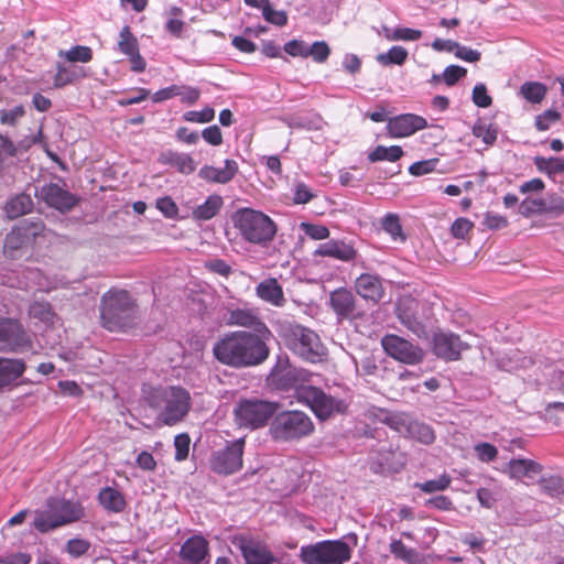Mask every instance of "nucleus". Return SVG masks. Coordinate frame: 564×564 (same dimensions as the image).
Wrapping results in <instances>:
<instances>
[{"instance_id":"f257e3e1","label":"nucleus","mask_w":564,"mask_h":564,"mask_svg":"<svg viewBox=\"0 0 564 564\" xmlns=\"http://www.w3.org/2000/svg\"><path fill=\"white\" fill-rule=\"evenodd\" d=\"M213 356L224 366L246 369L262 365L270 356V348L265 336L250 330H234L215 341Z\"/></svg>"},{"instance_id":"f03ea898","label":"nucleus","mask_w":564,"mask_h":564,"mask_svg":"<svg viewBox=\"0 0 564 564\" xmlns=\"http://www.w3.org/2000/svg\"><path fill=\"white\" fill-rule=\"evenodd\" d=\"M100 317L108 330H126L137 323L138 307L127 291L109 290L101 299Z\"/></svg>"},{"instance_id":"7ed1b4c3","label":"nucleus","mask_w":564,"mask_h":564,"mask_svg":"<svg viewBox=\"0 0 564 564\" xmlns=\"http://www.w3.org/2000/svg\"><path fill=\"white\" fill-rule=\"evenodd\" d=\"M151 408L158 411V421L174 425L182 421L191 408V395L181 387L152 389L147 397Z\"/></svg>"},{"instance_id":"20e7f679","label":"nucleus","mask_w":564,"mask_h":564,"mask_svg":"<svg viewBox=\"0 0 564 564\" xmlns=\"http://www.w3.org/2000/svg\"><path fill=\"white\" fill-rule=\"evenodd\" d=\"M85 517L82 503L63 498H50L44 508L34 511L33 527L41 533L79 521Z\"/></svg>"},{"instance_id":"39448f33","label":"nucleus","mask_w":564,"mask_h":564,"mask_svg":"<svg viewBox=\"0 0 564 564\" xmlns=\"http://www.w3.org/2000/svg\"><path fill=\"white\" fill-rule=\"evenodd\" d=\"M234 227L248 242L267 246L276 235L275 223L264 213L253 208H239L232 216Z\"/></svg>"},{"instance_id":"423d86ee","label":"nucleus","mask_w":564,"mask_h":564,"mask_svg":"<svg viewBox=\"0 0 564 564\" xmlns=\"http://www.w3.org/2000/svg\"><path fill=\"white\" fill-rule=\"evenodd\" d=\"M281 336L286 347L303 360L315 364L324 360L327 355V349L319 336L302 325L283 326Z\"/></svg>"},{"instance_id":"0eeeda50","label":"nucleus","mask_w":564,"mask_h":564,"mask_svg":"<svg viewBox=\"0 0 564 564\" xmlns=\"http://www.w3.org/2000/svg\"><path fill=\"white\" fill-rule=\"evenodd\" d=\"M314 431L312 419L297 410L282 411L278 413L269 429V433L275 441H296L311 435Z\"/></svg>"},{"instance_id":"6e6552de","label":"nucleus","mask_w":564,"mask_h":564,"mask_svg":"<svg viewBox=\"0 0 564 564\" xmlns=\"http://www.w3.org/2000/svg\"><path fill=\"white\" fill-rule=\"evenodd\" d=\"M351 552L341 540H325L303 545L299 556L304 564H345L351 558Z\"/></svg>"},{"instance_id":"1a4fd4ad","label":"nucleus","mask_w":564,"mask_h":564,"mask_svg":"<svg viewBox=\"0 0 564 564\" xmlns=\"http://www.w3.org/2000/svg\"><path fill=\"white\" fill-rule=\"evenodd\" d=\"M276 402L258 398L241 399L236 403L234 415L239 427L257 430L267 425L268 421L278 412Z\"/></svg>"},{"instance_id":"9d476101","label":"nucleus","mask_w":564,"mask_h":564,"mask_svg":"<svg viewBox=\"0 0 564 564\" xmlns=\"http://www.w3.org/2000/svg\"><path fill=\"white\" fill-rule=\"evenodd\" d=\"M311 378L312 373L310 371L292 366L288 357H279L268 380L278 390L288 391L294 389L300 401L302 389L311 387L306 384L311 381Z\"/></svg>"},{"instance_id":"9b49d317","label":"nucleus","mask_w":564,"mask_h":564,"mask_svg":"<svg viewBox=\"0 0 564 564\" xmlns=\"http://www.w3.org/2000/svg\"><path fill=\"white\" fill-rule=\"evenodd\" d=\"M386 423L404 437L414 440L424 445L434 443L436 435L426 423L412 417L406 413H393L387 416Z\"/></svg>"},{"instance_id":"f8f14e48","label":"nucleus","mask_w":564,"mask_h":564,"mask_svg":"<svg viewBox=\"0 0 564 564\" xmlns=\"http://www.w3.org/2000/svg\"><path fill=\"white\" fill-rule=\"evenodd\" d=\"M381 346L389 357L405 365H417L425 357V352L420 346L394 334L384 335L381 338Z\"/></svg>"},{"instance_id":"ddd939ff","label":"nucleus","mask_w":564,"mask_h":564,"mask_svg":"<svg viewBox=\"0 0 564 564\" xmlns=\"http://www.w3.org/2000/svg\"><path fill=\"white\" fill-rule=\"evenodd\" d=\"M300 401L307 404L321 420H327L335 413H344L347 409L343 400L328 395L313 386L302 389Z\"/></svg>"},{"instance_id":"4468645a","label":"nucleus","mask_w":564,"mask_h":564,"mask_svg":"<svg viewBox=\"0 0 564 564\" xmlns=\"http://www.w3.org/2000/svg\"><path fill=\"white\" fill-rule=\"evenodd\" d=\"M245 438L229 443L225 448L215 452L210 459L212 469L219 475H231L242 467Z\"/></svg>"},{"instance_id":"2eb2a0df","label":"nucleus","mask_w":564,"mask_h":564,"mask_svg":"<svg viewBox=\"0 0 564 564\" xmlns=\"http://www.w3.org/2000/svg\"><path fill=\"white\" fill-rule=\"evenodd\" d=\"M247 564H278V558L261 541L245 535L235 536L232 540Z\"/></svg>"},{"instance_id":"dca6fc26","label":"nucleus","mask_w":564,"mask_h":564,"mask_svg":"<svg viewBox=\"0 0 564 564\" xmlns=\"http://www.w3.org/2000/svg\"><path fill=\"white\" fill-rule=\"evenodd\" d=\"M29 346L30 340L18 321H0V350L19 351Z\"/></svg>"},{"instance_id":"f3484780","label":"nucleus","mask_w":564,"mask_h":564,"mask_svg":"<svg viewBox=\"0 0 564 564\" xmlns=\"http://www.w3.org/2000/svg\"><path fill=\"white\" fill-rule=\"evenodd\" d=\"M36 196L44 200L48 206L61 212L72 209L77 203V199L73 194L53 183L45 184L37 189Z\"/></svg>"},{"instance_id":"a211bd4d","label":"nucleus","mask_w":564,"mask_h":564,"mask_svg":"<svg viewBox=\"0 0 564 564\" xmlns=\"http://www.w3.org/2000/svg\"><path fill=\"white\" fill-rule=\"evenodd\" d=\"M467 348L468 346L455 334L441 332L433 336V351L442 359L457 360Z\"/></svg>"},{"instance_id":"6ab92c4d","label":"nucleus","mask_w":564,"mask_h":564,"mask_svg":"<svg viewBox=\"0 0 564 564\" xmlns=\"http://www.w3.org/2000/svg\"><path fill=\"white\" fill-rule=\"evenodd\" d=\"M226 323L229 326H240L246 328H253L257 334L269 336L270 330L267 325L261 321L256 310L248 307H238L228 311Z\"/></svg>"},{"instance_id":"aec40b11","label":"nucleus","mask_w":564,"mask_h":564,"mask_svg":"<svg viewBox=\"0 0 564 564\" xmlns=\"http://www.w3.org/2000/svg\"><path fill=\"white\" fill-rule=\"evenodd\" d=\"M426 127L427 121L425 118L413 113H405L389 120L387 129L391 137L404 138Z\"/></svg>"},{"instance_id":"412c9836","label":"nucleus","mask_w":564,"mask_h":564,"mask_svg":"<svg viewBox=\"0 0 564 564\" xmlns=\"http://www.w3.org/2000/svg\"><path fill=\"white\" fill-rule=\"evenodd\" d=\"M329 303L339 319L360 317L357 312L356 299L351 291L340 288L330 293Z\"/></svg>"},{"instance_id":"4be33fe9","label":"nucleus","mask_w":564,"mask_h":564,"mask_svg":"<svg viewBox=\"0 0 564 564\" xmlns=\"http://www.w3.org/2000/svg\"><path fill=\"white\" fill-rule=\"evenodd\" d=\"M356 293L375 304L379 303L384 296V288L379 275L362 273L355 281Z\"/></svg>"},{"instance_id":"5701e85b","label":"nucleus","mask_w":564,"mask_h":564,"mask_svg":"<svg viewBox=\"0 0 564 564\" xmlns=\"http://www.w3.org/2000/svg\"><path fill=\"white\" fill-rule=\"evenodd\" d=\"M419 303L412 297H402L395 308L397 317L402 325L417 336L425 334L424 325L417 319L415 313Z\"/></svg>"},{"instance_id":"b1692460","label":"nucleus","mask_w":564,"mask_h":564,"mask_svg":"<svg viewBox=\"0 0 564 564\" xmlns=\"http://www.w3.org/2000/svg\"><path fill=\"white\" fill-rule=\"evenodd\" d=\"M314 254L333 258L343 262H351L356 260L358 251L349 242L332 239L319 245Z\"/></svg>"},{"instance_id":"393cba45","label":"nucleus","mask_w":564,"mask_h":564,"mask_svg":"<svg viewBox=\"0 0 564 564\" xmlns=\"http://www.w3.org/2000/svg\"><path fill=\"white\" fill-rule=\"evenodd\" d=\"M256 295L274 307H283L286 303L283 288L275 278L261 281L256 286Z\"/></svg>"},{"instance_id":"a878e982","label":"nucleus","mask_w":564,"mask_h":564,"mask_svg":"<svg viewBox=\"0 0 564 564\" xmlns=\"http://www.w3.org/2000/svg\"><path fill=\"white\" fill-rule=\"evenodd\" d=\"M208 554V542L199 535L187 539L181 547V556L189 564L202 563Z\"/></svg>"},{"instance_id":"bb28decb","label":"nucleus","mask_w":564,"mask_h":564,"mask_svg":"<svg viewBox=\"0 0 564 564\" xmlns=\"http://www.w3.org/2000/svg\"><path fill=\"white\" fill-rule=\"evenodd\" d=\"M541 471L542 466L539 463L527 458L511 459L503 470L511 479L517 480L533 478Z\"/></svg>"},{"instance_id":"cd10ccee","label":"nucleus","mask_w":564,"mask_h":564,"mask_svg":"<svg viewBox=\"0 0 564 564\" xmlns=\"http://www.w3.org/2000/svg\"><path fill=\"white\" fill-rule=\"evenodd\" d=\"M237 171V162L234 160H226L224 167H214L206 165L199 170L198 175L208 182L226 184L234 178Z\"/></svg>"},{"instance_id":"c85d7f7f","label":"nucleus","mask_w":564,"mask_h":564,"mask_svg":"<svg viewBox=\"0 0 564 564\" xmlns=\"http://www.w3.org/2000/svg\"><path fill=\"white\" fill-rule=\"evenodd\" d=\"M25 370L21 359L0 358V384L7 386L20 378Z\"/></svg>"},{"instance_id":"c756f323","label":"nucleus","mask_w":564,"mask_h":564,"mask_svg":"<svg viewBox=\"0 0 564 564\" xmlns=\"http://www.w3.org/2000/svg\"><path fill=\"white\" fill-rule=\"evenodd\" d=\"M98 500L110 512H121L126 507L123 495L112 487L102 488L98 495Z\"/></svg>"},{"instance_id":"7c9ffc66","label":"nucleus","mask_w":564,"mask_h":564,"mask_svg":"<svg viewBox=\"0 0 564 564\" xmlns=\"http://www.w3.org/2000/svg\"><path fill=\"white\" fill-rule=\"evenodd\" d=\"M32 207L33 200L31 196L19 194L6 204L4 212L10 219H14L31 212Z\"/></svg>"},{"instance_id":"2f4dec72","label":"nucleus","mask_w":564,"mask_h":564,"mask_svg":"<svg viewBox=\"0 0 564 564\" xmlns=\"http://www.w3.org/2000/svg\"><path fill=\"white\" fill-rule=\"evenodd\" d=\"M223 198L219 195H210L204 204L193 210V218L196 220H209L220 210Z\"/></svg>"},{"instance_id":"473e14b6","label":"nucleus","mask_w":564,"mask_h":564,"mask_svg":"<svg viewBox=\"0 0 564 564\" xmlns=\"http://www.w3.org/2000/svg\"><path fill=\"white\" fill-rule=\"evenodd\" d=\"M28 242V236L18 226L7 235L4 240V252L9 257L14 258L15 253Z\"/></svg>"},{"instance_id":"72a5a7b5","label":"nucleus","mask_w":564,"mask_h":564,"mask_svg":"<svg viewBox=\"0 0 564 564\" xmlns=\"http://www.w3.org/2000/svg\"><path fill=\"white\" fill-rule=\"evenodd\" d=\"M403 155L402 148L399 145L383 147L378 145L371 153H369L368 159L370 162L377 161H390L395 162Z\"/></svg>"},{"instance_id":"f704fd0d","label":"nucleus","mask_w":564,"mask_h":564,"mask_svg":"<svg viewBox=\"0 0 564 564\" xmlns=\"http://www.w3.org/2000/svg\"><path fill=\"white\" fill-rule=\"evenodd\" d=\"M283 120L292 129L317 130L321 129L323 123L319 116H313L312 118L307 116H290Z\"/></svg>"},{"instance_id":"c9c22d12","label":"nucleus","mask_w":564,"mask_h":564,"mask_svg":"<svg viewBox=\"0 0 564 564\" xmlns=\"http://www.w3.org/2000/svg\"><path fill=\"white\" fill-rule=\"evenodd\" d=\"M118 50L127 56L139 51L138 39L128 25L123 26L119 33Z\"/></svg>"},{"instance_id":"e433bc0d","label":"nucleus","mask_w":564,"mask_h":564,"mask_svg":"<svg viewBox=\"0 0 564 564\" xmlns=\"http://www.w3.org/2000/svg\"><path fill=\"white\" fill-rule=\"evenodd\" d=\"M390 552L394 557L411 564L420 561V553L414 549H409L401 540H393L390 543Z\"/></svg>"},{"instance_id":"4c0bfd02","label":"nucleus","mask_w":564,"mask_h":564,"mask_svg":"<svg viewBox=\"0 0 564 564\" xmlns=\"http://www.w3.org/2000/svg\"><path fill=\"white\" fill-rule=\"evenodd\" d=\"M520 94L528 101L538 104L543 100L546 95V88L543 84L538 82H527L520 88Z\"/></svg>"},{"instance_id":"58836bf2","label":"nucleus","mask_w":564,"mask_h":564,"mask_svg":"<svg viewBox=\"0 0 564 564\" xmlns=\"http://www.w3.org/2000/svg\"><path fill=\"white\" fill-rule=\"evenodd\" d=\"M29 314L46 324H53L56 319V314L47 302H34L29 308Z\"/></svg>"},{"instance_id":"ea45409f","label":"nucleus","mask_w":564,"mask_h":564,"mask_svg":"<svg viewBox=\"0 0 564 564\" xmlns=\"http://www.w3.org/2000/svg\"><path fill=\"white\" fill-rule=\"evenodd\" d=\"M519 213L523 217L546 213V200L542 198L527 197L520 203Z\"/></svg>"},{"instance_id":"a19ab883","label":"nucleus","mask_w":564,"mask_h":564,"mask_svg":"<svg viewBox=\"0 0 564 564\" xmlns=\"http://www.w3.org/2000/svg\"><path fill=\"white\" fill-rule=\"evenodd\" d=\"M406 58L408 51L402 46H392L387 53L377 56V61L382 65H402Z\"/></svg>"},{"instance_id":"79ce46f5","label":"nucleus","mask_w":564,"mask_h":564,"mask_svg":"<svg viewBox=\"0 0 564 564\" xmlns=\"http://www.w3.org/2000/svg\"><path fill=\"white\" fill-rule=\"evenodd\" d=\"M451 476L447 474H442L438 478L416 484L415 487L425 494H433L447 489L451 486Z\"/></svg>"},{"instance_id":"37998d69","label":"nucleus","mask_w":564,"mask_h":564,"mask_svg":"<svg viewBox=\"0 0 564 564\" xmlns=\"http://www.w3.org/2000/svg\"><path fill=\"white\" fill-rule=\"evenodd\" d=\"M382 228L392 237L393 240H405V236L403 234L398 215L388 214L382 220Z\"/></svg>"},{"instance_id":"c03bdc74","label":"nucleus","mask_w":564,"mask_h":564,"mask_svg":"<svg viewBox=\"0 0 564 564\" xmlns=\"http://www.w3.org/2000/svg\"><path fill=\"white\" fill-rule=\"evenodd\" d=\"M535 165L547 174L564 173V160L561 158H536Z\"/></svg>"},{"instance_id":"a18cd8bd","label":"nucleus","mask_w":564,"mask_h":564,"mask_svg":"<svg viewBox=\"0 0 564 564\" xmlns=\"http://www.w3.org/2000/svg\"><path fill=\"white\" fill-rule=\"evenodd\" d=\"M61 56H64L68 62H80L88 63L93 58L91 48L88 46L77 45L72 47L67 52H59Z\"/></svg>"},{"instance_id":"49530a36","label":"nucleus","mask_w":564,"mask_h":564,"mask_svg":"<svg viewBox=\"0 0 564 564\" xmlns=\"http://www.w3.org/2000/svg\"><path fill=\"white\" fill-rule=\"evenodd\" d=\"M542 490L552 497L564 494V479L560 476H550L539 481Z\"/></svg>"},{"instance_id":"de8ad7c7","label":"nucleus","mask_w":564,"mask_h":564,"mask_svg":"<svg viewBox=\"0 0 564 564\" xmlns=\"http://www.w3.org/2000/svg\"><path fill=\"white\" fill-rule=\"evenodd\" d=\"M473 134L480 138L487 145H492L497 140V129L480 121L473 127Z\"/></svg>"},{"instance_id":"09e8293b","label":"nucleus","mask_w":564,"mask_h":564,"mask_svg":"<svg viewBox=\"0 0 564 564\" xmlns=\"http://www.w3.org/2000/svg\"><path fill=\"white\" fill-rule=\"evenodd\" d=\"M422 37L420 30L410 28H397L392 34H386V39L389 41H417Z\"/></svg>"},{"instance_id":"8fccbe9b","label":"nucleus","mask_w":564,"mask_h":564,"mask_svg":"<svg viewBox=\"0 0 564 564\" xmlns=\"http://www.w3.org/2000/svg\"><path fill=\"white\" fill-rule=\"evenodd\" d=\"M329 54L330 48L325 41H317L308 46L307 57L311 56L317 63H324Z\"/></svg>"},{"instance_id":"3c124183","label":"nucleus","mask_w":564,"mask_h":564,"mask_svg":"<svg viewBox=\"0 0 564 564\" xmlns=\"http://www.w3.org/2000/svg\"><path fill=\"white\" fill-rule=\"evenodd\" d=\"M357 372L364 376H372L377 372L378 366L372 355H365L359 361L355 359Z\"/></svg>"},{"instance_id":"603ef678","label":"nucleus","mask_w":564,"mask_h":564,"mask_svg":"<svg viewBox=\"0 0 564 564\" xmlns=\"http://www.w3.org/2000/svg\"><path fill=\"white\" fill-rule=\"evenodd\" d=\"M189 436L187 434H178L174 438L175 459L182 462L187 458L189 452Z\"/></svg>"},{"instance_id":"864d4df0","label":"nucleus","mask_w":564,"mask_h":564,"mask_svg":"<svg viewBox=\"0 0 564 564\" xmlns=\"http://www.w3.org/2000/svg\"><path fill=\"white\" fill-rule=\"evenodd\" d=\"M176 97H180L183 104L193 105L199 99L200 90L192 86L177 85Z\"/></svg>"},{"instance_id":"5fc2aeb1","label":"nucleus","mask_w":564,"mask_h":564,"mask_svg":"<svg viewBox=\"0 0 564 564\" xmlns=\"http://www.w3.org/2000/svg\"><path fill=\"white\" fill-rule=\"evenodd\" d=\"M301 228L303 231L314 240H324L329 237V229L323 225H314L302 223Z\"/></svg>"},{"instance_id":"6e6d98bb","label":"nucleus","mask_w":564,"mask_h":564,"mask_svg":"<svg viewBox=\"0 0 564 564\" xmlns=\"http://www.w3.org/2000/svg\"><path fill=\"white\" fill-rule=\"evenodd\" d=\"M173 165L184 174H191L196 170V163L188 154H176L172 160Z\"/></svg>"},{"instance_id":"4d7b16f0","label":"nucleus","mask_w":564,"mask_h":564,"mask_svg":"<svg viewBox=\"0 0 564 564\" xmlns=\"http://www.w3.org/2000/svg\"><path fill=\"white\" fill-rule=\"evenodd\" d=\"M466 74H467L466 68L458 66V65H451L444 69L442 77H443V80L446 83V85L453 86L462 77L466 76Z\"/></svg>"},{"instance_id":"13d9d810","label":"nucleus","mask_w":564,"mask_h":564,"mask_svg":"<svg viewBox=\"0 0 564 564\" xmlns=\"http://www.w3.org/2000/svg\"><path fill=\"white\" fill-rule=\"evenodd\" d=\"M475 452L479 460L484 463L492 462L497 458L498 449L489 443H479L475 445Z\"/></svg>"},{"instance_id":"bf43d9fd","label":"nucleus","mask_w":564,"mask_h":564,"mask_svg":"<svg viewBox=\"0 0 564 564\" xmlns=\"http://www.w3.org/2000/svg\"><path fill=\"white\" fill-rule=\"evenodd\" d=\"M25 115L23 106H15L9 110L0 111V122L2 124L15 126L17 122Z\"/></svg>"},{"instance_id":"052dcab7","label":"nucleus","mask_w":564,"mask_h":564,"mask_svg":"<svg viewBox=\"0 0 564 564\" xmlns=\"http://www.w3.org/2000/svg\"><path fill=\"white\" fill-rule=\"evenodd\" d=\"M215 110L210 107H206L200 111H187L184 115V119L188 122L206 123L214 119Z\"/></svg>"},{"instance_id":"680f3d73","label":"nucleus","mask_w":564,"mask_h":564,"mask_svg":"<svg viewBox=\"0 0 564 564\" xmlns=\"http://www.w3.org/2000/svg\"><path fill=\"white\" fill-rule=\"evenodd\" d=\"M473 227L474 224L469 219L460 217L453 223L451 231L455 238L465 239Z\"/></svg>"},{"instance_id":"e2e57ef3","label":"nucleus","mask_w":564,"mask_h":564,"mask_svg":"<svg viewBox=\"0 0 564 564\" xmlns=\"http://www.w3.org/2000/svg\"><path fill=\"white\" fill-rule=\"evenodd\" d=\"M155 205H156V208L165 217L174 218L177 216L178 207L170 196L158 198Z\"/></svg>"},{"instance_id":"0e129e2a","label":"nucleus","mask_w":564,"mask_h":564,"mask_svg":"<svg viewBox=\"0 0 564 564\" xmlns=\"http://www.w3.org/2000/svg\"><path fill=\"white\" fill-rule=\"evenodd\" d=\"M561 118L560 113L554 110H546L535 119V127L540 131L547 130L553 123L558 121Z\"/></svg>"},{"instance_id":"69168bd1","label":"nucleus","mask_w":564,"mask_h":564,"mask_svg":"<svg viewBox=\"0 0 564 564\" xmlns=\"http://www.w3.org/2000/svg\"><path fill=\"white\" fill-rule=\"evenodd\" d=\"M284 51L293 57H307L308 45L301 40H291L284 44Z\"/></svg>"},{"instance_id":"338daca9","label":"nucleus","mask_w":564,"mask_h":564,"mask_svg":"<svg viewBox=\"0 0 564 564\" xmlns=\"http://www.w3.org/2000/svg\"><path fill=\"white\" fill-rule=\"evenodd\" d=\"M263 18L269 23L278 26H283L288 23V15L284 11H278L272 9L271 3L262 12Z\"/></svg>"},{"instance_id":"774afa93","label":"nucleus","mask_w":564,"mask_h":564,"mask_svg":"<svg viewBox=\"0 0 564 564\" xmlns=\"http://www.w3.org/2000/svg\"><path fill=\"white\" fill-rule=\"evenodd\" d=\"M473 101L475 105L481 108H487L491 105L492 99L487 93V88L484 84H478L473 89Z\"/></svg>"}]
</instances>
